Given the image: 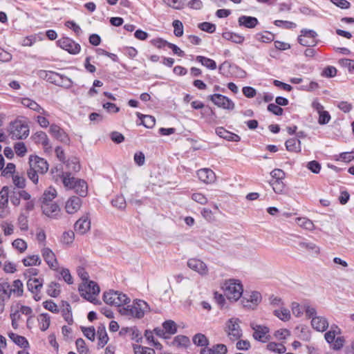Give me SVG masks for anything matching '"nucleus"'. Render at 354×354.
I'll list each match as a JSON object with an SVG mask.
<instances>
[{"mask_svg":"<svg viewBox=\"0 0 354 354\" xmlns=\"http://www.w3.org/2000/svg\"><path fill=\"white\" fill-rule=\"evenodd\" d=\"M82 199L76 196L70 197L66 202L65 209L68 214L76 213L82 206Z\"/></svg>","mask_w":354,"mask_h":354,"instance_id":"obj_16","label":"nucleus"},{"mask_svg":"<svg viewBox=\"0 0 354 354\" xmlns=\"http://www.w3.org/2000/svg\"><path fill=\"white\" fill-rule=\"evenodd\" d=\"M198 27L203 31L213 33L216 30V26L209 22H203L198 24Z\"/></svg>","mask_w":354,"mask_h":354,"instance_id":"obj_53","label":"nucleus"},{"mask_svg":"<svg viewBox=\"0 0 354 354\" xmlns=\"http://www.w3.org/2000/svg\"><path fill=\"white\" fill-rule=\"evenodd\" d=\"M60 293V285L56 282H51L47 289V294L52 297H57Z\"/></svg>","mask_w":354,"mask_h":354,"instance_id":"obj_41","label":"nucleus"},{"mask_svg":"<svg viewBox=\"0 0 354 354\" xmlns=\"http://www.w3.org/2000/svg\"><path fill=\"white\" fill-rule=\"evenodd\" d=\"M299 250L318 254L319 253V248L312 242H306L304 240L298 241Z\"/></svg>","mask_w":354,"mask_h":354,"instance_id":"obj_24","label":"nucleus"},{"mask_svg":"<svg viewBox=\"0 0 354 354\" xmlns=\"http://www.w3.org/2000/svg\"><path fill=\"white\" fill-rule=\"evenodd\" d=\"M133 348L135 354H156L155 351L153 348L148 347L136 345Z\"/></svg>","mask_w":354,"mask_h":354,"instance_id":"obj_55","label":"nucleus"},{"mask_svg":"<svg viewBox=\"0 0 354 354\" xmlns=\"http://www.w3.org/2000/svg\"><path fill=\"white\" fill-rule=\"evenodd\" d=\"M162 328L165 333H167L169 335H174L177 332L176 324L172 320H167L163 322Z\"/></svg>","mask_w":354,"mask_h":354,"instance_id":"obj_42","label":"nucleus"},{"mask_svg":"<svg viewBox=\"0 0 354 354\" xmlns=\"http://www.w3.org/2000/svg\"><path fill=\"white\" fill-rule=\"evenodd\" d=\"M65 165L66 168L70 171V173L78 172L81 169L80 160L77 157H71L68 158Z\"/></svg>","mask_w":354,"mask_h":354,"instance_id":"obj_30","label":"nucleus"},{"mask_svg":"<svg viewBox=\"0 0 354 354\" xmlns=\"http://www.w3.org/2000/svg\"><path fill=\"white\" fill-rule=\"evenodd\" d=\"M339 63L342 66L347 67L350 72L354 71V60L353 59L344 58V59H339Z\"/></svg>","mask_w":354,"mask_h":354,"instance_id":"obj_64","label":"nucleus"},{"mask_svg":"<svg viewBox=\"0 0 354 354\" xmlns=\"http://www.w3.org/2000/svg\"><path fill=\"white\" fill-rule=\"evenodd\" d=\"M286 149L291 152H299L301 151V142L297 138H290L285 143Z\"/></svg>","mask_w":354,"mask_h":354,"instance_id":"obj_31","label":"nucleus"},{"mask_svg":"<svg viewBox=\"0 0 354 354\" xmlns=\"http://www.w3.org/2000/svg\"><path fill=\"white\" fill-rule=\"evenodd\" d=\"M40 329L45 331L50 326V317L47 313H44L40 315Z\"/></svg>","mask_w":354,"mask_h":354,"instance_id":"obj_54","label":"nucleus"},{"mask_svg":"<svg viewBox=\"0 0 354 354\" xmlns=\"http://www.w3.org/2000/svg\"><path fill=\"white\" fill-rule=\"evenodd\" d=\"M23 263L25 266H36L41 263V260L38 255H30L23 259Z\"/></svg>","mask_w":354,"mask_h":354,"instance_id":"obj_46","label":"nucleus"},{"mask_svg":"<svg viewBox=\"0 0 354 354\" xmlns=\"http://www.w3.org/2000/svg\"><path fill=\"white\" fill-rule=\"evenodd\" d=\"M198 178L205 183H211L214 181L216 176L214 172L207 168L199 169L197 171Z\"/></svg>","mask_w":354,"mask_h":354,"instance_id":"obj_19","label":"nucleus"},{"mask_svg":"<svg viewBox=\"0 0 354 354\" xmlns=\"http://www.w3.org/2000/svg\"><path fill=\"white\" fill-rule=\"evenodd\" d=\"M49 133L51 136L58 141L69 145L71 139L67 133L62 129L59 126L53 124L50 126Z\"/></svg>","mask_w":354,"mask_h":354,"instance_id":"obj_11","label":"nucleus"},{"mask_svg":"<svg viewBox=\"0 0 354 354\" xmlns=\"http://www.w3.org/2000/svg\"><path fill=\"white\" fill-rule=\"evenodd\" d=\"M196 60L208 69L214 70L216 68V64L215 61L210 58L198 55L196 57Z\"/></svg>","mask_w":354,"mask_h":354,"instance_id":"obj_33","label":"nucleus"},{"mask_svg":"<svg viewBox=\"0 0 354 354\" xmlns=\"http://www.w3.org/2000/svg\"><path fill=\"white\" fill-rule=\"evenodd\" d=\"M75 239V234L72 230L64 232L63 233L62 241L64 244L72 243Z\"/></svg>","mask_w":354,"mask_h":354,"instance_id":"obj_57","label":"nucleus"},{"mask_svg":"<svg viewBox=\"0 0 354 354\" xmlns=\"http://www.w3.org/2000/svg\"><path fill=\"white\" fill-rule=\"evenodd\" d=\"M189 343L190 341L188 337L185 335H177L171 342L167 344L169 346L187 348L189 345Z\"/></svg>","mask_w":354,"mask_h":354,"instance_id":"obj_29","label":"nucleus"},{"mask_svg":"<svg viewBox=\"0 0 354 354\" xmlns=\"http://www.w3.org/2000/svg\"><path fill=\"white\" fill-rule=\"evenodd\" d=\"M240 323V319L236 317L229 319L225 323V332L228 338L232 342L237 341L243 335Z\"/></svg>","mask_w":354,"mask_h":354,"instance_id":"obj_6","label":"nucleus"},{"mask_svg":"<svg viewBox=\"0 0 354 354\" xmlns=\"http://www.w3.org/2000/svg\"><path fill=\"white\" fill-rule=\"evenodd\" d=\"M12 290H10V286L8 282L0 283V297L6 300L10 298Z\"/></svg>","mask_w":354,"mask_h":354,"instance_id":"obj_39","label":"nucleus"},{"mask_svg":"<svg viewBox=\"0 0 354 354\" xmlns=\"http://www.w3.org/2000/svg\"><path fill=\"white\" fill-rule=\"evenodd\" d=\"M32 138L36 144H41L46 152H50L52 146L50 145L49 139L44 131H37L32 136Z\"/></svg>","mask_w":354,"mask_h":354,"instance_id":"obj_15","label":"nucleus"},{"mask_svg":"<svg viewBox=\"0 0 354 354\" xmlns=\"http://www.w3.org/2000/svg\"><path fill=\"white\" fill-rule=\"evenodd\" d=\"M8 336L19 346L24 348L29 347V343L25 337L14 333H10Z\"/></svg>","mask_w":354,"mask_h":354,"instance_id":"obj_32","label":"nucleus"},{"mask_svg":"<svg viewBox=\"0 0 354 354\" xmlns=\"http://www.w3.org/2000/svg\"><path fill=\"white\" fill-rule=\"evenodd\" d=\"M130 302V299L122 292L119 291H116V301H115V306H121L124 304H129Z\"/></svg>","mask_w":354,"mask_h":354,"instance_id":"obj_47","label":"nucleus"},{"mask_svg":"<svg viewBox=\"0 0 354 354\" xmlns=\"http://www.w3.org/2000/svg\"><path fill=\"white\" fill-rule=\"evenodd\" d=\"M41 209L43 214L50 218L58 219L61 217V209L57 203H42Z\"/></svg>","mask_w":354,"mask_h":354,"instance_id":"obj_12","label":"nucleus"},{"mask_svg":"<svg viewBox=\"0 0 354 354\" xmlns=\"http://www.w3.org/2000/svg\"><path fill=\"white\" fill-rule=\"evenodd\" d=\"M212 348L213 354H226L227 352V346L223 344L213 345Z\"/></svg>","mask_w":354,"mask_h":354,"instance_id":"obj_63","label":"nucleus"},{"mask_svg":"<svg viewBox=\"0 0 354 354\" xmlns=\"http://www.w3.org/2000/svg\"><path fill=\"white\" fill-rule=\"evenodd\" d=\"M136 115L141 120V124L146 128L151 129L156 124V119L153 116L149 115H143L139 112L136 113Z\"/></svg>","mask_w":354,"mask_h":354,"instance_id":"obj_28","label":"nucleus"},{"mask_svg":"<svg viewBox=\"0 0 354 354\" xmlns=\"http://www.w3.org/2000/svg\"><path fill=\"white\" fill-rule=\"evenodd\" d=\"M296 223L299 227L310 231L313 230L315 228V225L313 221L305 217L297 218Z\"/></svg>","mask_w":354,"mask_h":354,"instance_id":"obj_35","label":"nucleus"},{"mask_svg":"<svg viewBox=\"0 0 354 354\" xmlns=\"http://www.w3.org/2000/svg\"><path fill=\"white\" fill-rule=\"evenodd\" d=\"M261 301V295L257 291L252 292L250 294L245 292L241 300L244 307L253 308L257 306Z\"/></svg>","mask_w":354,"mask_h":354,"instance_id":"obj_13","label":"nucleus"},{"mask_svg":"<svg viewBox=\"0 0 354 354\" xmlns=\"http://www.w3.org/2000/svg\"><path fill=\"white\" fill-rule=\"evenodd\" d=\"M21 104L24 106L28 107L30 109L40 113L41 115H48V113L40 105L30 98H23L21 100Z\"/></svg>","mask_w":354,"mask_h":354,"instance_id":"obj_23","label":"nucleus"},{"mask_svg":"<svg viewBox=\"0 0 354 354\" xmlns=\"http://www.w3.org/2000/svg\"><path fill=\"white\" fill-rule=\"evenodd\" d=\"M311 325L317 331H325L328 327L327 319L321 316H315L311 320Z\"/></svg>","mask_w":354,"mask_h":354,"instance_id":"obj_20","label":"nucleus"},{"mask_svg":"<svg viewBox=\"0 0 354 354\" xmlns=\"http://www.w3.org/2000/svg\"><path fill=\"white\" fill-rule=\"evenodd\" d=\"M222 37L223 39H225L227 41H231L232 42L238 44H243L245 40L244 36L237 34V33H235V32H230V31L224 32L222 34Z\"/></svg>","mask_w":354,"mask_h":354,"instance_id":"obj_26","label":"nucleus"},{"mask_svg":"<svg viewBox=\"0 0 354 354\" xmlns=\"http://www.w3.org/2000/svg\"><path fill=\"white\" fill-rule=\"evenodd\" d=\"M266 348L268 350L279 354H283L286 351V348L283 344L274 342H269Z\"/></svg>","mask_w":354,"mask_h":354,"instance_id":"obj_38","label":"nucleus"},{"mask_svg":"<svg viewBox=\"0 0 354 354\" xmlns=\"http://www.w3.org/2000/svg\"><path fill=\"white\" fill-rule=\"evenodd\" d=\"M111 204L113 207H115L120 209H124L126 207V201L122 196H118L113 198Z\"/></svg>","mask_w":354,"mask_h":354,"instance_id":"obj_51","label":"nucleus"},{"mask_svg":"<svg viewBox=\"0 0 354 354\" xmlns=\"http://www.w3.org/2000/svg\"><path fill=\"white\" fill-rule=\"evenodd\" d=\"M63 184L69 189H73L81 197H85L88 193L87 183L85 180L71 176V173L63 174Z\"/></svg>","mask_w":354,"mask_h":354,"instance_id":"obj_1","label":"nucleus"},{"mask_svg":"<svg viewBox=\"0 0 354 354\" xmlns=\"http://www.w3.org/2000/svg\"><path fill=\"white\" fill-rule=\"evenodd\" d=\"M14 149L17 155L21 157L24 156L27 151L25 144L21 142H17L14 146Z\"/></svg>","mask_w":354,"mask_h":354,"instance_id":"obj_60","label":"nucleus"},{"mask_svg":"<svg viewBox=\"0 0 354 354\" xmlns=\"http://www.w3.org/2000/svg\"><path fill=\"white\" fill-rule=\"evenodd\" d=\"M1 227L3 229L5 236L11 235L14 232V225L7 221H3Z\"/></svg>","mask_w":354,"mask_h":354,"instance_id":"obj_61","label":"nucleus"},{"mask_svg":"<svg viewBox=\"0 0 354 354\" xmlns=\"http://www.w3.org/2000/svg\"><path fill=\"white\" fill-rule=\"evenodd\" d=\"M174 28V33L175 36L179 37L183 35V23L179 20H174L172 23Z\"/></svg>","mask_w":354,"mask_h":354,"instance_id":"obj_52","label":"nucleus"},{"mask_svg":"<svg viewBox=\"0 0 354 354\" xmlns=\"http://www.w3.org/2000/svg\"><path fill=\"white\" fill-rule=\"evenodd\" d=\"M193 343L197 346H207L209 345V339L203 333H197L192 338Z\"/></svg>","mask_w":354,"mask_h":354,"instance_id":"obj_34","label":"nucleus"},{"mask_svg":"<svg viewBox=\"0 0 354 354\" xmlns=\"http://www.w3.org/2000/svg\"><path fill=\"white\" fill-rule=\"evenodd\" d=\"M104 301L109 305L115 306V301H116V291L109 290L103 295Z\"/></svg>","mask_w":354,"mask_h":354,"instance_id":"obj_48","label":"nucleus"},{"mask_svg":"<svg viewBox=\"0 0 354 354\" xmlns=\"http://www.w3.org/2000/svg\"><path fill=\"white\" fill-rule=\"evenodd\" d=\"M75 230L80 234H86L91 228V220L88 214L80 217L74 225Z\"/></svg>","mask_w":354,"mask_h":354,"instance_id":"obj_14","label":"nucleus"},{"mask_svg":"<svg viewBox=\"0 0 354 354\" xmlns=\"http://www.w3.org/2000/svg\"><path fill=\"white\" fill-rule=\"evenodd\" d=\"M148 304L143 300H137L132 305L123 307L119 310L121 315L140 319L144 317Z\"/></svg>","mask_w":354,"mask_h":354,"instance_id":"obj_3","label":"nucleus"},{"mask_svg":"<svg viewBox=\"0 0 354 354\" xmlns=\"http://www.w3.org/2000/svg\"><path fill=\"white\" fill-rule=\"evenodd\" d=\"M97 336H98V346L103 348L109 341V337L107 335L105 326L103 324L100 325L97 327Z\"/></svg>","mask_w":354,"mask_h":354,"instance_id":"obj_27","label":"nucleus"},{"mask_svg":"<svg viewBox=\"0 0 354 354\" xmlns=\"http://www.w3.org/2000/svg\"><path fill=\"white\" fill-rule=\"evenodd\" d=\"M44 280L42 279L30 278L27 281L28 290L32 293L40 292Z\"/></svg>","mask_w":354,"mask_h":354,"instance_id":"obj_25","label":"nucleus"},{"mask_svg":"<svg viewBox=\"0 0 354 354\" xmlns=\"http://www.w3.org/2000/svg\"><path fill=\"white\" fill-rule=\"evenodd\" d=\"M10 290H12V293L16 294L17 297L22 296L24 292L22 281L19 279L15 280Z\"/></svg>","mask_w":354,"mask_h":354,"instance_id":"obj_45","label":"nucleus"},{"mask_svg":"<svg viewBox=\"0 0 354 354\" xmlns=\"http://www.w3.org/2000/svg\"><path fill=\"white\" fill-rule=\"evenodd\" d=\"M81 330L82 331L84 335L88 338L89 340L93 342L95 337V330L93 326L91 327H84L81 326Z\"/></svg>","mask_w":354,"mask_h":354,"instance_id":"obj_49","label":"nucleus"},{"mask_svg":"<svg viewBox=\"0 0 354 354\" xmlns=\"http://www.w3.org/2000/svg\"><path fill=\"white\" fill-rule=\"evenodd\" d=\"M57 196V191L53 187H48L44 191V194L41 198L42 203L51 202Z\"/></svg>","mask_w":354,"mask_h":354,"instance_id":"obj_37","label":"nucleus"},{"mask_svg":"<svg viewBox=\"0 0 354 354\" xmlns=\"http://www.w3.org/2000/svg\"><path fill=\"white\" fill-rule=\"evenodd\" d=\"M270 185L272 187V189L276 194L283 193L285 188V184L283 183V180H271L270 181Z\"/></svg>","mask_w":354,"mask_h":354,"instance_id":"obj_44","label":"nucleus"},{"mask_svg":"<svg viewBox=\"0 0 354 354\" xmlns=\"http://www.w3.org/2000/svg\"><path fill=\"white\" fill-rule=\"evenodd\" d=\"M306 167L314 174H319L321 170V165L316 160L308 162Z\"/></svg>","mask_w":354,"mask_h":354,"instance_id":"obj_62","label":"nucleus"},{"mask_svg":"<svg viewBox=\"0 0 354 354\" xmlns=\"http://www.w3.org/2000/svg\"><path fill=\"white\" fill-rule=\"evenodd\" d=\"M337 75V69L335 67L332 66H328L326 67L321 73L322 77H333Z\"/></svg>","mask_w":354,"mask_h":354,"instance_id":"obj_56","label":"nucleus"},{"mask_svg":"<svg viewBox=\"0 0 354 354\" xmlns=\"http://www.w3.org/2000/svg\"><path fill=\"white\" fill-rule=\"evenodd\" d=\"M250 327L254 330L252 336L254 339L265 343L270 339V335H269L270 329L268 327L255 323H251Z\"/></svg>","mask_w":354,"mask_h":354,"instance_id":"obj_8","label":"nucleus"},{"mask_svg":"<svg viewBox=\"0 0 354 354\" xmlns=\"http://www.w3.org/2000/svg\"><path fill=\"white\" fill-rule=\"evenodd\" d=\"M42 256L44 261L46 262V263L49 266L50 268H57L58 263L55 258V254L50 249L48 248H44L42 250Z\"/></svg>","mask_w":354,"mask_h":354,"instance_id":"obj_21","label":"nucleus"},{"mask_svg":"<svg viewBox=\"0 0 354 354\" xmlns=\"http://www.w3.org/2000/svg\"><path fill=\"white\" fill-rule=\"evenodd\" d=\"M28 214L21 212L17 218L18 225L22 231H27L28 230Z\"/></svg>","mask_w":354,"mask_h":354,"instance_id":"obj_43","label":"nucleus"},{"mask_svg":"<svg viewBox=\"0 0 354 354\" xmlns=\"http://www.w3.org/2000/svg\"><path fill=\"white\" fill-rule=\"evenodd\" d=\"M254 38L261 42L270 43L274 39V35L269 31H266L263 33L259 32L254 35Z\"/></svg>","mask_w":354,"mask_h":354,"instance_id":"obj_36","label":"nucleus"},{"mask_svg":"<svg viewBox=\"0 0 354 354\" xmlns=\"http://www.w3.org/2000/svg\"><path fill=\"white\" fill-rule=\"evenodd\" d=\"M187 266L201 275H205L208 272L207 265L203 261L198 259H189L187 261Z\"/></svg>","mask_w":354,"mask_h":354,"instance_id":"obj_17","label":"nucleus"},{"mask_svg":"<svg viewBox=\"0 0 354 354\" xmlns=\"http://www.w3.org/2000/svg\"><path fill=\"white\" fill-rule=\"evenodd\" d=\"M208 99L218 107L228 110H232L234 108V103L227 97L221 94L210 95L208 96Z\"/></svg>","mask_w":354,"mask_h":354,"instance_id":"obj_9","label":"nucleus"},{"mask_svg":"<svg viewBox=\"0 0 354 354\" xmlns=\"http://www.w3.org/2000/svg\"><path fill=\"white\" fill-rule=\"evenodd\" d=\"M73 85V81L68 77L61 75L60 80H59V84L57 86H62L66 88H69Z\"/></svg>","mask_w":354,"mask_h":354,"instance_id":"obj_58","label":"nucleus"},{"mask_svg":"<svg viewBox=\"0 0 354 354\" xmlns=\"http://www.w3.org/2000/svg\"><path fill=\"white\" fill-rule=\"evenodd\" d=\"M12 246L20 252H24L27 248V243L21 239H17L12 242Z\"/></svg>","mask_w":354,"mask_h":354,"instance_id":"obj_59","label":"nucleus"},{"mask_svg":"<svg viewBox=\"0 0 354 354\" xmlns=\"http://www.w3.org/2000/svg\"><path fill=\"white\" fill-rule=\"evenodd\" d=\"M78 290L82 297L93 304H97L98 300L95 298L100 292L99 286L93 281L82 283Z\"/></svg>","mask_w":354,"mask_h":354,"instance_id":"obj_4","label":"nucleus"},{"mask_svg":"<svg viewBox=\"0 0 354 354\" xmlns=\"http://www.w3.org/2000/svg\"><path fill=\"white\" fill-rule=\"evenodd\" d=\"M9 188L4 186L0 191V208L5 209L8 203Z\"/></svg>","mask_w":354,"mask_h":354,"instance_id":"obj_40","label":"nucleus"},{"mask_svg":"<svg viewBox=\"0 0 354 354\" xmlns=\"http://www.w3.org/2000/svg\"><path fill=\"white\" fill-rule=\"evenodd\" d=\"M57 44L61 48L66 50L71 55H76L80 52L81 46L72 39L66 37L60 38Z\"/></svg>","mask_w":354,"mask_h":354,"instance_id":"obj_7","label":"nucleus"},{"mask_svg":"<svg viewBox=\"0 0 354 354\" xmlns=\"http://www.w3.org/2000/svg\"><path fill=\"white\" fill-rule=\"evenodd\" d=\"M216 133L219 137L227 141L239 142L241 140V137L239 135L230 132L223 127H218L216 129Z\"/></svg>","mask_w":354,"mask_h":354,"instance_id":"obj_22","label":"nucleus"},{"mask_svg":"<svg viewBox=\"0 0 354 354\" xmlns=\"http://www.w3.org/2000/svg\"><path fill=\"white\" fill-rule=\"evenodd\" d=\"M274 315L282 321H288L290 318V311L286 308L275 310Z\"/></svg>","mask_w":354,"mask_h":354,"instance_id":"obj_50","label":"nucleus"},{"mask_svg":"<svg viewBox=\"0 0 354 354\" xmlns=\"http://www.w3.org/2000/svg\"><path fill=\"white\" fill-rule=\"evenodd\" d=\"M224 294L232 301H236L243 295L242 284L235 279L226 280L223 286Z\"/></svg>","mask_w":354,"mask_h":354,"instance_id":"obj_2","label":"nucleus"},{"mask_svg":"<svg viewBox=\"0 0 354 354\" xmlns=\"http://www.w3.org/2000/svg\"><path fill=\"white\" fill-rule=\"evenodd\" d=\"M29 165L41 174H46L48 170V163L47 161L37 156H30L29 157Z\"/></svg>","mask_w":354,"mask_h":354,"instance_id":"obj_10","label":"nucleus"},{"mask_svg":"<svg viewBox=\"0 0 354 354\" xmlns=\"http://www.w3.org/2000/svg\"><path fill=\"white\" fill-rule=\"evenodd\" d=\"M28 134L29 127L25 122L16 120L10 123L9 136L12 140L25 139Z\"/></svg>","mask_w":354,"mask_h":354,"instance_id":"obj_5","label":"nucleus"},{"mask_svg":"<svg viewBox=\"0 0 354 354\" xmlns=\"http://www.w3.org/2000/svg\"><path fill=\"white\" fill-rule=\"evenodd\" d=\"M238 24L247 28H254L259 24V20L254 17L242 15L238 19Z\"/></svg>","mask_w":354,"mask_h":354,"instance_id":"obj_18","label":"nucleus"}]
</instances>
